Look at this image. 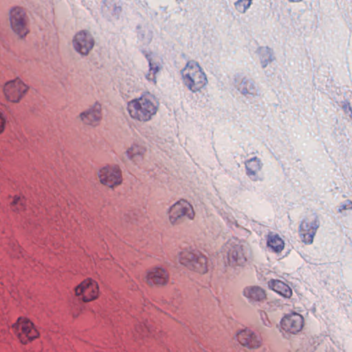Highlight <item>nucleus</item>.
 <instances>
[{
	"instance_id": "nucleus-1",
	"label": "nucleus",
	"mask_w": 352,
	"mask_h": 352,
	"mask_svg": "<svg viewBox=\"0 0 352 352\" xmlns=\"http://www.w3.org/2000/svg\"><path fill=\"white\" fill-rule=\"evenodd\" d=\"M126 109L132 120L146 122L157 113L158 102L153 95L146 93L128 102Z\"/></svg>"
},
{
	"instance_id": "nucleus-2",
	"label": "nucleus",
	"mask_w": 352,
	"mask_h": 352,
	"mask_svg": "<svg viewBox=\"0 0 352 352\" xmlns=\"http://www.w3.org/2000/svg\"><path fill=\"white\" fill-rule=\"evenodd\" d=\"M184 85L192 92L200 91L204 89L208 80L199 65L195 61H188L182 70Z\"/></svg>"
},
{
	"instance_id": "nucleus-3",
	"label": "nucleus",
	"mask_w": 352,
	"mask_h": 352,
	"mask_svg": "<svg viewBox=\"0 0 352 352\" xmlns=\"http://www.w3.org/2000/svg\"><path fill=\"white\" fill-rule=\"evenodd\" d=\"M167 220L171 226H177L185 220L192 221L196 213L192 205L184 199L172 204L166 211Z\"/></svg>"
},
{
	"instance_id": "nucleus-4",
	"label": "nucleus",
	"mask_w": 352,
	"mask_h": 352,
	"mask_svg": "<svg viewBox=\"0 0 352 352\" xmlns=\"http://www.w3.org/2000/svg\"><path fill=\"white\" fill-rule=\"evenodd\" d=\"M178 259L182 265L199 274H205L208 271V258L200 252L184 250L179 254Z\"/></svg>"
},
{
	"instance_id": "nucleus-5",
	"label": "nucleus",
	"mask_w": 352,
	"mask_h": 352,
	"mask_svg": "<svg viewBox=\"0 0 352 352\" xmlns=\"http://www.w3.org/2000/svg\"><path fill=\"white\" fill-rule=\"evenodd\" d=\"M229 265L243 266L247 262V256L243 243L238 239H230L223 246Z\"/></svg>"
},
{
	"instance_id": "nucleus-6",
	"label": "nucleus",
	"mask_w": 352,
	"mask_h": 352,
	"mask_svg": "<svg viewBox=\"0 0 352 352\" xmlns=\"http://www.w3.org/2000/svg\"><path fill=\"white\" fill-rule=\"evenodd\" d=\"M305 324L303 316L296 311L286 314L281 318L279 331L283 336L296 335L301 331Z\"/></svg>"
},
{
	"instance_id": "nucleus-7",
	"label": "nucleus",
	"mask_w": 352,
	"mask_h": 352,
	"mask_svg": "<svg viewBox=\"0 0 352 352\" xmlns=\"http://www.w3.org/2000/svg\"><path fill=\"white\" fill-rule=\"evenodd\" d=\"M9 22L12 31L19 38H24L29 33L27 16L23 8H12L9 12Z\"/></svg>"
},
{
	"instance_id": "nucleus-8",
	"label": "nucleus",
	"mask_w": 352,
	"mask_h": 352,
	"mask_svg": "<svg viewBox=\"0 0 352 352\" xmlns=\"http://www.w3.org/2000/svg\"><path fill=\"white\" fill-rule=\"evenodd\" d=\"M12 331L22 344H27L38 336V332L33 323L23 318H19L12 327Z\"/></svg>"
},
{
	"instance_id": "nucleus-9",
	"label": "nucleus",
	"mask_w": 352,
	"mask_h": 352,
	"mask_svg": "<svg viewBox=\"0 0 352 352\" xmlns=\"http://www.w3.org/2000/svg\"><path fill=\"white\" fill-rule=\"evenodd\" d=\"M233 340L240 346L250 350L259 349L263 344V339L250 329H243L236 332Z\"/></svg>"
},
{
	"instance_id": "nucleus-10",
	"label": "nucleus",
	"mask_w": 352,
	"mask_h": 352,
	"mask_svg": "<svg viewBox=\"0 0 352 352\" xmlns=\"http://www.w3.org/2000/svg\"><path fill=\"white\" fill-rule=\"evenodd\" d=\"M28 91V87L19 78L4 84L3 92L6 99L14 103L19 102Z\"/></svg>"
},
{
	"instance_id": "nucleus-11",
	"label": "nucleus",
	"mask_w": 352,
	"mask_h": 352,
	"mask_svg": "<svg viewBox=\"0 0 352 352\" xmlns=\"http://www.w3.org/2000/svg\"><path fill=\"white\" fill-rule=\"evenodd\" d=\"M100 182L103 185L113 188L121 184L122 182V172L117 166H107L98 171Z\"/></svg>"
},
{
	"instance_id": "nucleus-12",
	"label": "nucleus",
	"mask_w": 352,
	"mask_h": 352,
	"mask_svg": "<svg viewBox=\"0 0 352 352\" xmlns=\"http://www.w3.org/2000/svg\"><path fill=\"white\" fill-rule=\"evenodd\" d=\"M74 49L82 56H87L94 45L91 34L85 30L77 32L72 40Z\"/></svg>"
},
{
	"instance_id": "nucleus-13",
	"label": "nucleus",
	"mask_w": 352,
	"mask_h": 352,
	"mask_svg": "<svg viewBox=\"0 0 352 352\" xmlns=\"http://www.w3.org/2000/svg\"><path fill=\"white\" fill-rule=\"evenodd\" d=\"M76 295L82 296L84 302H90L98 296L99 287L97 282L87 278L76 287Z\"/></svg>"
},
{
	"instance_id": "nucleus-14",
	"label": "nucleus",
	"mask_w": 352,
	"mask_h": 352,
	"mask_svg": "<svg viewBox=\"0 0 352 352\" xmlns=\"http://www.w3.org/2000/svg\"><path fill=\"white\" fill-rule=\"evenodd\" d=\"M318 227L319 221L316 218L313 221L303 220L299 227V234L302 241L305 244H311Z\"/></svg>"
},
{
	"instance_id": "nucleus-15",
	"label": "nucleus",
	"mask_w": 352,
	"mask_h": 352,
	"mask_svg": "<svg viewBox=\"0 0 352 352\" xmlns=\"http://www.w3.org/2000/svg\"><path fill=\"white\" fill-rule=\"evenodd\" d=\"M146 282L151 286H164L169 280V274L162 267H153L148 270L145 277Z\"/></svg>"
},
{
	"instance_id": "nucleus-16",
	"label": "nucleus",
	"mask_w": 352,
	"mask_h": 352,
	"mask_svg": "<svg viewBox=\"0 0 352 352\" xmlns=\"http://www.w3.org/2000/svg\"><path fill=\"white\" fill-rule=\"evenodd\" d=\"M81 121L87 125L96 126L99 124L101 118V106L96 103L87 110L82 112L79 116Z\"/></svg>"
},
{
	"instance_id": "nucleus-17",
	"label": "nucleus",
	"mask_w": 352,
	"mask_h": 352,
	"mask_svg": "<svg viewBox=\"0 0 352 352\" xmlns=\"http://www.w3.org/2000/svg\"><path fill=\"white\" fill-rule=\"evenodd\" d=\"M146 152V147L142 142H134L126 151L127 157L138 164L142 161Z\"/></svg>"
},
{
	"instance_id": "nucleus-18",
	"label": "nucleus",
	"mask_w": 352,
	"mask_h": 352,
	"mask_svg": "<svg viewBox=\"0 0 352 352\" xmlns=\"http://www.w3.org/2000/svg\"><path fill=\"white\" fill-rule=\"evenodd\" d=\"M268 287L285 298H290L292 296L291 287L280 280L272 279L267 283Z\"/></svg>"
},
{
	"instance_id": "nucleus-19",
	"label": "nucleus",
	"mask_w": 352,
	"mask_h": 352,
	"mask_svg": "<svg viewBox=\"0 0 352 352\" xmlns=\"http://www.w3.org/2000/svg\"><path fill=\"white\" fill-rule=\"evenodd\" d=\"M243 294L250 302L261 301L266 298L265 290L259 286L246 287Z\"/></svg>"
},
{
	"instance_id": "nucleus-20",
	"label": "nucleus",
	"mask_w": 352,
	"mask_h": 352,
	"mask_svg": "<svg viewBox=\"0 0 352 352\" xmlns=\"http://www.w3.org/2000/svg\"><path fill=\"white\" fill-rule=\"evenodd\" d=\"M245 165L248 176L250 177H254V179L256 180L257 179L256 176L258 172L261 171L262 168V163L261 160L258 158L254 157L248 160L245 163Z\"/></svg>"
},
{
	"instance_id": "nucleus-21",
	"label": "nucleus",
	"mask_w": 352,
	"mask_h": 352,
	"mask_svg": "<svg viewBox=\"0 0 352 352\" xmlns=\"http://www.w3.org/2000/svg\"><path fill=\"white\" fill-rule=\"evenodd\" d=\"M267 246L274 252H280L285 247L284 241L277 234L270 233L267 237Z\"/></svg>"
},
{
	"instance_id": "nucleus-22",
	"label": "nucleus",
	"mask_w": 352,
	"mask_h": 352,
	"mask_svg": "<svg viewBox=\"0 0 352 352\" xmlns=\"http://www.w3.org/2000/svg\"><path fill=\"white\" fill-rule=\"evenodd\" d=\"M10 206L13 211L20 212L26 210V199L23 196L15 195L10 202Z\"/></svg>"
},
{
	"instance_id": "nucleus-23",
	"label": "nucleus",
	"mask_w": 352,
	"mask_h": 352,
	"mask_svg": "<svg viewBox=\"0 0 352 352\" xmlns=\"http://www.w3.org/2000/svg\"><path fill=\"white\" fill-rule=\"evenodd\" d=\"M251 3L252 0H238L235 3V8L239 12L244 13Z\"/></svg>"
},
{
	"instance_id": "nucleus-24",
	"label": "nucleus",
	"mask_w": 352,
	"mask_h": 352,
	"mask_svg": "<svg viewBox=\"0 0 352 352\" xmlns=\"http://www.w3.org/2000/svg\"><path fill=\"white\" fill-rule=\"evenodd\" d=\"M150 71L146 78L148 80H153L155 82V74L159 71L160 68L158 66H154V65L149 60Z\"/></svg>"
},
{
	"instance_id": "nucleus-25",
	"label": "nucleus",
	"mask_w": 352,
	"mask_h": 352,
	"mask_svg": "<svg viewBox=\"0 0 352 352\" xmlns=\"http://www.w3.org/2000/svg\"><path fill=\"white\" fill-rule=\"evenodd\" d=\"M6 120V116L3 112L0 109V134L4 131Z\"/></svg>"
},
{
	"instance_id": "nucleus-26",
	"label": "nucleus",
	"mask_w": 352,
	"mask_h": 352,
	"mask_svg": "<svg viewBox=\"0 0 352 352\" xmlns=\"http://www.w3.org/2000/svg\"><path fill=\"white\" fill-rule=\"evenodd\" d=\"M146 330L149 331L147 327H142L141 325L135 328L136 333L140 335L144 334Z\"/></svg>"
},
{
	"instance_id": "nucleus-27",
	"label": "nucleus",
	"mask_w": 352,
	"mask_h": 352,
	"mask_svg": "<svg viewBox=\"0 0 352 352\" xmlns=\"http://www.w3.org/2000/svg\"><path fill=\"white\" fill-rule=\"evenodd\" d=\"M348 203L351 206V208L352 209V201H348Z\"/></svg>"
}]
</instances>
